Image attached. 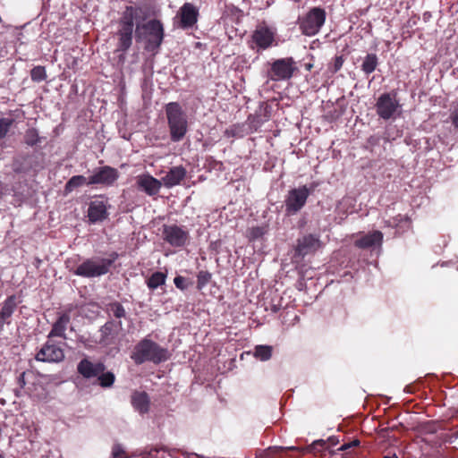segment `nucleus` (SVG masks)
Returning <instances> with one entry per match:
<instances>
[{
    "label": "nucleus",
    "mask_w": 458,
    "mask_h": 458,
    "mask_svg": "<svg viewBox=\"0 0 458 458\" xmlns=\"http://www.w3.org/2000/svg\"><path fill=\"white\" fill-rule=\"evenodd\" d=\"M382 458H398V456L395 454H394L393 455H385Z\"/></svg>",
    "instance_id": "45"
},
{
    "label": "nucleus",
    "mask_w": 458,
    "mask_h": 458,
    "mask_svg": "<svg viewBox=\"0 0 458 458\" xmlns=\"http://www.w3.org/2000/svg\"><path fill=\"white\" fill-rule=\"evenodd\" d=\"M118 258L119 254L113 251L106 259L98 257L86 259L74 269L70 268V272L86 278L100 277L110 271L111 267Z\"/></svg>",
    "instance_id": "2"
},
{
    "label": "nucleus",
    "mask_w": 458,
    "mask_h": 458,
    "mask_svg": "<svg viewBox=\"0 0 458 458\" xmlns=\"http://www.w3.org/2000/svg\"><path fill=\"white\" fill-rule=\"evenodd\" d=\"M163 240L172 247H183L190 239L188 230L177 225H164L162 227Z\"/></svg>",
    "instance_id": "11"
},
{
    "label": "nucleus",
    "mask_w": 458,
    "mask_h": 458,
    "mask_svg": "<svg viewBox=\"0 0 458 458\" xmlns=\"http://www.w3.org/2000/svg\"><path fill=\"white\" fill-rule=\"evenodd\" d=\"M170 357L171 353L167 348L161 346L148 337L138 342L131 355V360L137 365L145 362L160 364L168 360Z\"/></svg>",
    "instance_id": "1"
},
{
    "label": "nucleus",
    "mask_w": 458,
    "mask_h": 458,
    "mask_svg": "<svg viewBox=\"0 0 458 458\" xmlns=\"http://www.w3.org/2000/svg\"><path fill=\"white\" fill-rule=\"evenodd\" d=\"M131 403L133 408L140 413H146L149 409V398L146 392L135 391L131 394Z\"/></svg>",
    "instance_id": "23"
},
{
    "label": "nucleus",
    "mask_w": 458,
    "mask_h": 458,
    "mask_svg": "<svg viewBox=\"0 0 458 458\" xmlns=\"http://www.w3.org/2000/svg\"><path fill=\"white\" fill-rule=\"evenodd\" d=\"M88 178L83 175H74L71 177L64 185L65 193L72 192L74 189L81 187L84 184H87Z\"/></svg>",
    "instance_id": "28"
},
{
    "label": "nucleus",
    "mask_w": 458,
    "mask_h": 458,
    "mask_svg": "<svg viewBox=\"0 0 458 458\" xmlns=\"http://www.w3.org/2000/svg\"><path fill=\"white\" fill-rule=\"evenodd\" d=\"M14 124V119L11 117H3L0 118V140L4 139L13 125Z\"/></svg>",
    "instance_id": "33"
},
{
    "label": "nucleus",
    "mask_w": 458,
    "mask_h": 458,
    "mask_svg": "<svg viewBox=\"0 0 458 458\" xmlns=\"http://www.w3.org/2000/svg\"><path fill=\"white\" fill-rule=\"evenodd\" d=\"M119 172L116 168L104 165L94 170L92 175L88 178L87 185L100 184L106 187L114 185L119 178Z\"/></svg>",
    "instance_id": "12"
},
{
    "label": "nucleus",
    "mask_w": 458,
    "mask_h": 458,
    "mask_svg": "<svg viewBox=\"0 0 458 458\" xmlns=\"http://www.w3.org/2000/svg\"><path fill=\"white\" fill-rule=\"evenodd\" d=\"M397 93L395 91L383 93L379 96L375 105L377 114L384 119L389 120L394 117L398 107L400 106L396 99Z\"/></svg>",
    "instance_id": "10"
},
{
    "label": "nucleus",
    "mask_w": 458,
    "mask_h": 458,
    "mask_svg": "<svg viewBox=\"0 0 458 458\" xmlns=\"http://www.w3.org/2000/svg\"><path fill=\"white\" fill-rule=\"evenodd\" d=\"M0 458H5L2 454H0Z\"/></svg>",
    "instance_id": "48"
},
{
    "label": "nucleus",
    "mask_w": 458,
    "mask_h": 458,
    "mask_svg": "<svg viewBox=\"0 0 458 458\" xmlns=\"http://www.w3.org/2000/svg\"><path fill=\"white\" fill-rule=\"evenodd\" d=\"M296 71L298 67L293 57L280 58L271 64L267 76L273 81H288Z\"/></svg>",
    "instance_id": "7"
},
{
    "label": "nucleus",
    "mask_w": 458,
    "mask_h": 458,
    "mask_svg": "<svg viewBox=\"0 0 458 458\" xmlns=\"http://www.w3.org/2000/svg\"><path fill=\"white\" fill-rule=\"evenodd\" d=\"M327 13L323 8L313 7L304 16L298 19L299 29L308 37L318 34L324 25Z\"/></svg>",
    "instance_id": "5"
},
{
    "label": "nucleus",
    "mask_w": 458,
    "mask_h": 458,
    "mask_svg": "<svg viewBox=\"0 0 458 458\" xmlns=\"http://www.w3.org/2000/svg\"><path fill=\"white\" fill-rule=\"evenodd\" d=\"M378 65V57L376 54H368L361 64L362 72L369 75L372 73Z\"/></svg>",
    "instance_id": "25"
},
{
    "label": "nucleus",
    "mask_w": 458,
    "mask_h": 458,
    "mask_svg": "<svg viewBox=\"0 0 458 458\" xmlns=\"http://www.w3.org/2000/svg\"><path fill=\"white\" fill-rule=\"evenodd\" d=\"M383 233L380 231H373L356 240L354 245L360 249H368L375 245H381Z\"/></svg>",
    "instance_id": "22"
},
{
    "label": "nucleus",
    "mask_w": 458,
    "mask_h": 458,
    "mask_svg": "<svg viewBox=\"0 0 458 458\" xmlns=\"http://www.w3.org/2000/svg\"><path fill=\"white\" fill-rule=\"evenodd\" d=\"M105 311L107 314H112L116 318H123L126 317V311L123 306L118 301H112L106 305Z\"/></svg>",
    "instance_id": "27"
},
{
    "label": "nucleus",
    "mask_w": 458,
    "mask_h": 458,
    "mask_svg": "<svg viewBox=\"0 0 458 458\" xmlns=\"http://www.w3.org/2000/svg\"><path fill=\"white\" fill-rule=\"evenodd\" d=\"M187 176V170L182 165L172 166L165 174L161 177L163 185L168 189L180 185Z\"/></svg>",
    "instance_id": "18"
},
{
    "label": "nucleus",
    "mask_w": 458,
    "mask_h": 458,
    "mask_svg": "<svg viewBox=\"0 0 458 458\" xmlns=\"http://www.w3.org/2000/svg\"><path fill=\"white\" fill-rule=\"evenodd\" d=\"M70 321V314L68 312L62 313L58 317L57 320L53 324L52 329L49 332L47 338L61 337L66 339L65 331Z\"/></svg>",
    "instance_id": "21"
},
{
    "label": "nucleus",
    "mask_w": 458,
    "mask_h": 458,
    "mask_svg": "<svg viewBox=\"0 0 458 458\" xmlns=\"http://www.w3.org/2000/svg\"><path fill=\"white\" fill-rule=\"evenodd\" d=\"M265 233V230L263 227L256 226L252 227L250 232V238L251 240H256L262 237Z\"/></svg>",
    "instance_id": "38"
},
{
    "label": "nucleus",
    "mask_w": 458,
    "mask_h": 458,
    "mask_svg": "<svg viewBox=\"0 0 458 458\" xmlns=\"http://www.w3.org/2000/svg\"><path fill=\"white\" fill-rule=\"evenodd\" d=\"M275 39L274 32L267 26H259L252 34L253 42L261 49L271 47Z\"/></svg>",
    "instance_id": "19"
},
{
    "label": "nucleus",
    "mask_w": 458,
    "mask_h": 458,
    "mask_svg": "<svg viewBox=\"0 0 458 458\" xmlns=\"http://www.w3.org/2000/svg\"><path fill=\"white\" fill-rule=\"evenodd\" d=\"M405 391H406V392H408V393H411V392H412V390H411V386H407L405 387Z\"/></svg>",
    "instance_id": "46"
},
{
    "label": "nucleus",
    "mask_w": 458,
    "mask_h": 458,
    "mask_svg": "<svg viewBox=\"0 0 458 458\" xmlns=\"http://www.w3.org/2000/svg\"><path fill=\"white\" fill-rule=\"evenodd\" d=\"M30 77L33 81L40 82L47 79L46 68L41 65L35 66L30 71Z\"/></svg>",
    "instance_id": "34"
},
{
    "label": "nucleus",
    "mask_w": 458,
    "mask_h": 458,
    "mask_svg": "<svg viewBox=\"0 0 458 458\" xmlns=\"http://www.w3.org/2000/svg\"><path fill=\"white\" fill-rule=\"evenodd\" d=\"M199 12L193 4L185 3L178 11L177 26L182 30L192 28L198 21Z\"/></svg>",
    "instance_id": "14"
},
{
    "label": "nucleus",
    "mask_w": 458,
    "mask_h": 458,
    "mask_svg": "<svg viewBox=\"0 0 458 458\" xmlns=\"http://www.w3.org/2000/svg\"><path fill=\"white\" fill-rule=\"evenodd\" d=\"M145 31L146 46L148 52H157L165 38L164 26L161 21L152 19L142 25Z\"/></svg>",
    "instance_id": "6"
},
{
    "label": "nucleus",
    "mask_w": 458,
    "mask_h": 458,
    "mask_svg": "<svg viewBox=\"0 0 458 458\" xmlns=\"http://www.w3.org/2000/svg\"><path fill=\"white\" fill-rule=\"evenodd\" d=\"M170 140L180 142L188 132V117L185 111L178 102H169L165 106Z\"/></svg>",
    "instance_id": "3"
},
{
    "label": "nucleus",
    "mask_w": 458,
    "mask_h": 458,
    "mask_svg": "<svg viewBox=\"0 0 458 458\" xmlns=\"http://www.w3.org/2000/svg\"><path fill=\"white\" fill-rule=\"evenodd\" d=\"M21 158L22 159V162L20 161V158H17L14 161V165H15L14 171L15 172H17V173H27L30 170L34 168V165L32 164H30V163L27 164L26 163L28 159L31 158L30 155H29V154L24 155V156L21 157Z\"/></svg>",
    "instance_id": "32"
},
{
    "label": "nucleus",
    "mask_w": 458,
    "mask_h": 458,
    "mask_svg": "<svg viewBox=\"0 0 458 458\" xmlns=\"http://www.w3.org/2000/svg\"><path fill=\"white\" fill-rule=\"evenodd\" d=\"M25 375L26 372H22L18 377V385L20 386L21 388H23L26 386Z\"/></svg>",
    "instance_id": "42"
},
{
    "label": "nucleus",
    "mask_w": 458,
    "mask_h": 458,
    "mask_svg": "<svg viewBox=\"0 0 458 458\" xmlns=\"http://www.w3.org/2000/svg\"><path fill=\"white\" fill-rule=\"evenodd\" d=\"M64 351L59 344L51 338L42 345L35 355L38 361L47 363H58L64 360Z\"/></svg>",
    "instance_id": "9"
},
{
    "label": "nucleus",
    "mask_w": 458,
    "mask_h": 458,
    "mask_svg": "<svg viewBox=\"0 0 458 458\" xmlns=\"http://www.w3.org/2000/svg\"><path fill=\"white\" fill-rule=\"evenodd\" d=\"M166 280V274L157 271L154 272L147 280V285L150 290H155L157 287L164 285Z\"/></svg>",
    "instance_id": "26"
},
{
    "label": "nucleus",
    "mask_w": 458,
    "mask_h": 458,
    "mask_svg": "<svg viewBox=\"0 0 458 458\" xmlns=\"http://www.w3.org/2000/svg\"><path fill=\"white\" fill-rule=\"evenodd\" d=\"M403 221V218H402V216L401 215H398L396 217H394V221H390V220H387L386 221V225L387 226H397L399 223H401Z\"/></svg>",
    "instance_id": "40"
},
{
    "label": "nucleus",
    "mask_w": 458,
    "mask_h": 458,
    "mask_svg": "<svg viewBox=\"0 0 458 458\" xmlns=\"http://www.w3.org/2000/svg\"><path fill=\"white\" fill-rule=\"evenodd\" d=\"M273 347L270 345H257L254 348L253 355L261 361H267L271 359Z\"/></svg>",
    "instance_id": "29"
},
{
    "label": "nucleus",
    "mask_w": 458,
    "mask_h": 458,
    "mask_svg": "<svg viewBox=\"0 0 458 458\" xmlns=\"http://www.w3.org/2000/svg\"><path fill=\"white\" fill-rule=\"evenodd\" d=\"M277 310H278V309L276 306H274L273 307V311L276 312Z\"/></svg>",
    "instance_id": "47"
},
{
    "label": "nucleus",
    "mask_w": 458,
    "mask_h": 458,
    "mask_svg": "<svg viewBox=\"0 0 458 458\" xmlns=\"http://www.w3.org/2000/svg\"><path fill=\"white\" fill-rule=\"evenodd\" d=\"M116 35L118 37V43H117V51L125 53L129 50V48L132 45V38L133 35L126 34V33H118L116 32Z\"/></svg>",
    "instance_id": "31"
},
{
    "label": "nucleus",
    "mask_w": 458,
    "mask_h": 458,
    "mask_svg": "<svg viewBox=\"0 0 458 458\" xmlns=\"http://www.w3.org/2000/svg\"><path fill=\"white\" fill-rule=\"evenodd\" d=\"M344 63V59L343 55H336L333 61V64L329 67V70L332 73H336L341 70L343 64Z\"/></svg>",
    "instance_id": "37"
},
{
    "label": "nucleus",
    "mask_w": 458,
    "mask_h": 458,
    "mask_svg": "<svg viewBox=\"0 0 458 458\" xmlns=\"http://www.w3.org/2000/svg\"><path fill=\"white\" fill-rule=\"evenodd\" d=\"M122 452V450L119 448V447H114L113 449V455L114 457H118L120 455V453Z\"/></svg>",
    "instance_id": "44"
},
{
    "label": "nucleus",
    "mask_w": 458,
    "mask_h": 458,
    "mask_svg": "<svg viewBox=\"0 0 458 458\" xmlns=\"http://www.w3.org/2000/svg\"><path fill=\"white\" fill-rule=\"evenodd\" d=\"M310 191L306 185L292 189L288 191L285 203V211L288 215L298 213L306 204Z\"/></svg>",
    "instance_id": "8"
},
{
    "label": "nucleus",
    "mask_w": 458,
    "mask_h": 458,
    "mask_svg": "<svg viewBox=\"0 0 458 458\" xmlns=\"http://www.w3.org/2000/svg\"><path fill=\"white\" fill-rule=\"evenodd\" d=\"M136 184L140 191L145 192L148 196H157L163 185L160 180L155 178L149 174H144L137 176Z\"/></svg>",
    "instance_id": "15"
},
{
    "label": "nucleus",
    "mask_w": 458,
    "mask_h": 458,
    "mask_svg": "<svg viewBox=\"0 0 458 458\" xmlns=\"http://www.w3.org/2000/svg\"><path fill=\"white\" fill-rule=\"evenodd\" d=\"M211 280V274L208 271L201 270L197 275V288L201 290Z\"/></svg>",
    "instance_id": "35"
},
{
    "label": "nucleus",
    "mask_w": 458,
    "mask_h": 458,
    "mask_svg": "<svg viewBox=\"0 0 458 458\" xmlns=\"http://www.w3.org/2000/svg\"><path fill=\"white\" fill-rule=\"evenodd\" d=\"M225 135L227 136V137H234L235 136V131L233 129H226L225 131Z\"/></svg>",
    "instance_id": "43"
},
{
    "label": "nucleus",
    "mask_w": 458,
    "mask_h": 458,
    "mask_svg": "<svg viewBox=\"0 0 458 458\" xmlns=\"http://www.w3.org/2000/svg\"><path fill=\"white\" fill-rule=\"evenodd\" d=\"M451 121L455 128H458V106L451 114Z\"/></svg>",
    "instance_id": "41"
},
{
    "label": "nucleus",
    "mask_w": 458,
    "mask_h": 458,
    "mask_svg": "<svg viewBox=\"0 0 458 458\" xmlns=\"http://www.w3.org/2000/svg\"><path fill=\"white\" fill-rule=\"evenodd\" d=\"M121 321L115 322L112 319L107 320L99 329V344L102 346H109L114 344L119 335V330L121 329Z\"/></svg>",
    "instance_id": "17"
},
{
    "label": "nucleus",
    "mask_w": 458,
    "mask_h": 458,
    "mask_svg": "<svg viewBox=\"0 0 458 458\" xmlns=\"http://www.w3.org/2000/svg\"><path fill=\"white\" fill-rule=\"evenodd\" d=\"M174 283L175 286L182 291L186 290L191 284L187 278L182 276H175L174 279Z\"/></svg>",
    "instance_id": "36"
},
{
    "label": "nucleus",
    "mask_w": 458,
    "mask_h": 458,
    "mask_svg": "<svg viewBox=\"0 0 458 458\" xmlns=\"http://www.w3.org/2000/svg\"><path fill=\"white\" fill-rule=\"evenodd\" d=\"M17 307V301L15 295L8 296L3 302L0 310V318H4L6 321H11V318L14 313Z\"/></svg>",
    "instance_id": "24"
},
{
    "label": "nucleus",
    "mask_w": 458,
    "mask_h": 458,
    "mask_svg": "<svg viewBox=\"0 0 458 458\" xmlns=\"http://www.w3.org/2000/svg\"><path fill=\"white\" fill-rule=\"evenodd\" d=\"M43 138L39 136L38 131L36 128H29L25 131L24 133V143L27 146L34 147L37 144L41 142Z\"/></svg>",
    "instance_id": "30"
},
{
    "label": "nucleus",
    "mask_w": 458,
    "mask_h": 458,
    "mask_svg": "<svg viewBox=\"0 0 458 458\" xmlns=\"http://www.w3.org/2000/svg\"><path fill=\"white\" fill-rule=\"evenodd\" d=\"M77 371L86 379L96 377L98 384L103 388L111 387L115 376L111 371H106V365L101 362H93L88 358L82 359L77 365Z\"/></svg>",
    "instance_id": "4"
},
{
    "label": "nucleus",
    "mask_w": 458,
    "mask_h": 458,
    "mask_svg": "<svg viewBox=\"0 0 458 458\" xmlns=\"http://www.w3.org/2000/svg\"><path fill=\"white\" fill-rule=\"evenodd\" d=\"M321 246L318 236L314 234H307L298 239L295 247V256L304 258L306 255L314 253Z\"/></svg>",
    "instance_id": "16"
},
{
    "label": "nucleus",
    "mask_w": 458,
    "mask_h": 458,
    "mask_svg": "<svg viewBox=\"0 0 458 458\" xmlns=\"http://www.w3.org/2000/svg\"><path fill=\"white\" fill-rule=\"evenodd\" d=\"M358 445H360V440H358V439H354V440H352V441H351V442H348V443L344 444V445L340 447V450H342V451H346V450H348V449H350V448L356 447V446H358Z\"/></svg>",
    "instance_id": "39"
},
{
    "label": "nucleus",
    "mask_w": 458,
    "mask_h": 458,
    "mask_svg": "<svg viewBox=\"0 0 458 458\" xmlns=\"http://www.w3.org/2000/svg\"><path fill=\"white\" fill-rule=\"evenodd\" d=\"M142 13L143 9L140 6H126L118 21L117 32L133 35V21L138 19Z\"/></svg>",
    "instance_id": "13"
},
{
    "label": "nucleus",
    "mask_w": 458,
    "mask_h": 458,
    "mask_svg": "<svg viewBox=\"0 0 458 458\" xmlns=\"http://www.w3.org/2000/svg\"><path fill=\"white\" fill-rule=\"evenodd\" d=\"M108 216L106 205L104 201L94 200L89 203L88 217L91 224L102 222Z\"/></svg>",
    "instance_id": "20"
}]
</instances>
